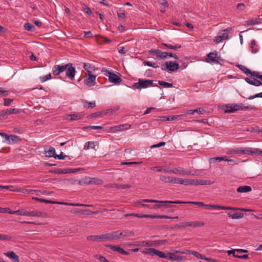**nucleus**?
I'll use <instances>...</instances> for the list:
<instances>
[{
    "label": "nucleus",
    "instance_id": "obj_31",
    "mask_svg": "<svg viewBox=\"0 0 262 262\" xmlns=\"http://www.w3.org/2000/svg\"><path fill=\"white\" fill-rule=\"evenodd\" d=\"M95 142L93 141H89L85 143L84 149L85 150L90 149H95L96 144Z\"/></svg>",
    "mask_w": 262,
    "mask_h": 262
},
{
    "label": "nucleus",
    "instance_id": "obj_32",
    "mask_svg": "<svg viewBox=\"0 0 262 262\" xmlns=\"http://www.w3.org/2000/svg\"><path fill=\"white\" fill-rule=\"evenodd\" d=\"M58 204H63L68 206H84V207H91L92 205H86L83 204H79V203H58Z\"/></svg>",
    "mask_w": 262,
    "mask_h": 262
},
{
    "label": "nucleus",
    "instance_id": "obj_16",
    "mask_svg": "<svg viewBox=\"0 0 262 262\" xmlns=\"http://www.w3.org/2000/svg\"><path fill=\"white\" fill-rule=\"evenodd\" d=\"M42 212L37 210H33L31 211H28L26 210H25V216L41 217L42 216Z\"/></svg>",
    "mask_w": 262,
    "mask_h": 262
},
{
    "label": "nucleus",
    "instance_id": "obj_21",
    "mask_svg": "<svg viewBox=\"0 0 262 262\" xmlns=\"http://www.w3.org/2000/svg\"><path fill=\"white\" fill-rule=\"evenodd\" d=\"M83 68L87 71L88 74H93V72L95 70L94 65L90 63H84Z\"/></svg>",
    "mask_w": 262,
    "mask_h": 262
},
{
    "label": "nucleus",
    "instance_id": "obj_50",
    "mask_svg": "<svg viewBox=\"0 0 262 262\" xmlns=\"http://www.w3.org/2000/svg\"><path fill=\"white\" fill-rule=\"evenodd\" d=\"M24 28L28 31H31L34 28V27L30 23H25L24 24Z\"/></svg>",
    "mask_w": 262,
    "mask_h": 262
},
{
    "label": "nucleus",
    "instance_id": "obj_20",
    "mask_svg": "<svg viewBox=\"0 0 262 262\" xmlns=\"http://www.w3.org/2000/svg\"><path fill=\"white\" fill-rule=\"evenodd\" d=\"M135 233L133 231L129 230H124L122 232L118 231L119 239L121 237H132L134 235Z\"/></svg>",
    "mask_w": 262,
    "mask_h": 262
},
{
    "label": "nucleus",
    "instance_id": "obj_48",
    "mask_svg": "<svg viewBox=\"0 0 262 262\" xmlns=\"http://www.w3.org/2000/svg\"><path fill=\"white\" fill-rule=\"evenodd\" d=\"M168 257L167 258L168 259L174 260H177V259H178V255L174 253H169L168 255H167Z\"/></svg>",
    "mask_w": 262,
    "mask_h": 262
},
{
    "label": "nucleus",
    "instance_id": "obj_10",
    "mask_svg": "<svg viewBox=\"0 0 262 262\" xmlns=\"http://www.w3.org/2000/svg\"><path fill=\"white\" fill-rule=\"evenodd\" d=\"M169 173L176 174H189L190 173V171L185 170L182 167L174 168L170 167Z\"/></svg>",
    "mask_w": 262,
    "mask_h": 262
},
{
    "label": "nucleus",
    "instance_id": "obj_26",
    "mask_svg": "<svg viewBox=\"0 0 262 262\" xmlns=\"http://www.w3.org/2000/svg\"><path fill=\"white\" fill-rule=\"evenodd\" d=\"M252 188L249 186H239L237 188V191L238 192L243 193V192H249L251 191Z\"/></svg>",
    "mask_w": 262,
    "mask_h": 262
},
{
    "label": "nucleus",
    "instance_id": "obj_17",
    "mask_svg": "<svg viewBox=\"0 0 262 262\" xmlns=\"http://www.w3.org/2000/svg\"><path fill=\"white\" fill-rule=\"evenodd\" d=\"M182 115H172L169 116H159L158 117V120L162 121H173L177 119Z\"/></svg>",
    "mask_w": 262,
    "mask_h": 262
},
{
    "label": "nucleus",
    "instance_id": "obj_57",
    "mask_svg": "<svg viewBox=\"0 0 262 262\" xmlns=\"http://www.w3.org/2000/svg\"><path fill=\"white\" fill-rule=\"evenodd\" d=\"M85 129H102V127L100 126H96V125H92V126H87L84 127Z\"/></svg>",
    "mask_w": 262,
    "mask_h": 262
},
{
    "label": "nucleus",
    "instance_id": "obj_9",
    "mask_svg": "<svg viewBox=\"0 0 262 262\" xmlns=\"http://www.w3.org/2000/svg\"><path fill=\"white\" fill-rule=\"evenodd\" d=\"M82 182L84 185L97 184L101 185L103 183L102 180L98 178H91L85 177L82 180Z\"/></svg>",
    "mask_w": 262,
    "mask_h": 262
},
{
    "label": "nucleus",
    "instance_id": "obj_35",
    "mask_svg": "<svg viewBox=\"0 0 262 262\" xmlns=\"http://www.w3.org/2000/svg\"><path fill=\"white\" fill-rule=\"evenodd\" d=\"M163 45L167 47V48L171 50H177L178 49H180L181 48V46L179 45H172L171 44L163 43Z\"/></svg>",
    "mask_w": 262,
    "mask_h": 262
},
{
    "label": "nucleus",
    "instance_id": "obj_6",
    "mask_svg": "<svg viewBox=\"0 0 262 262\" xmlns=\"http://www.w3.org/2000/svg\"><path fill=\"white\" fill-rule=\"evenodd\" d=\"M102 241H113L119 239L118 231L103 234L100 235Z\"/></svg>",
    "mask_w": 262,
    "mask_h": 262
},
{
    "label": "nucleus",
    "instance_id": "obj_39",
    "mask_svg": "<svg viewBox=\"0 0 262 262\" xmlns=\"http://www.w3.org/2000/svg\"><path fill=\"white\" fill-rule=\"evenodd\" d=\"M172 177L162 176L160 177V180L165 183H171Z\"/></svg>",
    "mask_w": 262,
    "mask_h": 262
},
{
    "label": "nucleus",
    "instance_id": "obj_8",
    "mask_svg": "<svg viewBox=\"0 0 262 262\" xmlns=\"http://www.w3.org/2000/svg\"><path fill=\"white\" fill-rule=\"evenodd\" d=\"M84 83L89 87L93 86L95 85L96 76L93 74H88L83 77Z\"/></svg>",
    "mask_w": 262,
    "mask_h": 262
},
{
    "label": "nucleus",
    "instance_id": "obj_19",
    "mask_svg": "<svg viewBox=\"0 0 262 262\" xmlns=\"http://www.w3.org/2000/svg\"><path fill=\"white\" fill-rule=\"evenodd\" d=\"M4 254L9 257L13 262H19V257L13 251H9L4 253Z\"/></svg>",
    "mask_w": 262,
    "mask_h": 262
},
{
    "label": "nucleus",
    "instance_id": "obj_28",
    "mask_svg": "<svg viewBox=\"0 0 262 262\" xmlns=\"http://www.w3.org/2000/svg\"><path fill=\"white\" fill-rule=\"evenodd\" d=\"M46 155L48 157H54L56 156L55 149L53 147H50L48 150L46 151Z\"/></svg>",
    "mask_w": 262,
    "mask_h": 262
},
{
    "label": "nucleus",
    "instance_id": "obj_44",
    "mask_svg": "<svg viewBox=\"0 0 262 262\" xmlns=\"http://www.w3.org/2000/svg\"><path fill=\"white\" fill-rule=\"evenodd\" d=\"M51 79V75L50 74H47L45 76L40 77V80L41 82H45L46 81Z\"/></svg>",
    "mask_w": 262,
    "mask_h": 262
},
{
    "label": "nucleus",
    "instance_id": "obj_64",
    "mask_svg": "<svg viewBox=\"0 0 262 262\" xmlns=\"http://www.w3.org/2000/svg\"><path fill=\"white\" fill-rule=\"evenodd\" d=\"M157 250H156L155 249H152V248L148 249V254L150 255L151 256L156 255V254L157 253Z\"/></svg>",
    "mask_w": 262,
    "mask_h": 262
},
{
    "label": "nucleus",
    "instance_id": "obj_60",
    "mask_svg": "<svg viewBox=\"0 0 262 262\" xmlns=\"http://www.w3.org/2000/svg\"><path fill=\"white\" fill-rule=\"evenodd\" d=\"M156 255H157V256H158L159 257H160L161 258H166L168 257L167 255H166L165 253H164L163 252H162L161 251H158V250H157V253L156 254Z\"/></svg>",
    "mask_w": 262,
    "mask_h": 262
},
{
    "label": "nucleus",
    "instance_id": "obj_47",
    "mask_svg": "<svg viewBox=\"0 0 262 262\" xmlns=\"http://www.w3.org/2000/svg\"><path fill=\"white\" fill-rule=\"evenodd\" d=\"M259 21L257 19H250L247 21L246 24L248 25H257Z\"/></svg>",
    "mask_w": 262,
    "mask_h": 262
},
{
    "label": "nucleus",
    "instance_id": "obj_11",
    "mask_svg": "<svg viewBox=\"0 0 262 262\" xmlns=\"http://www.w3.org/2000/svg\"><path fill=\"white\" fill-rule=\"evenodd\" d=\"M130 126L128 124H120L117 126L109 127L107 130L112 131H124L129 129Z\"/></svg>",
    "mask_w": 262,
    "mask_h": 262
},
{
    "label": "nucleus",
    "instance_id": "obj_62",
    "mask_svg": "<svg viewBox=\"0 0 262 262\" xmlns=\"http://www.w3.org/2000/svg\"><path fill=\"white\" fill-rule=\"evenodd\" d=\"M66 157V156L64 155V153L62 152H61L60 155H56V156H54V158L57 159L63 160Z\"/></svg>",
    "mask_w": 262,
    "mask_h": 262
},
{
    "label": "nucleus",
    "instance_id": "obj_45",
    "mask_svg": "<svg viewBox=\"0 0 262 262\" xmlns=\"http://www.w3.org/2000/svg\"><path fill=\"white\" fill-rule=\"evenodd\" d=\"M88 241H96L98 239H100V235H90L87 237Z\"/></svg>",
    "mask_w": 262,
    "mask_h": 262
},
{
    "label": "nucleus",
    "instance_id": "obj_5",
    "mask_svg": "<svg viewBox=\"0 0 262 262\" xmlns=\"http://www.w3.org/2000/svg\"><path fill=\"white\" fill-rule=\"evenodd\" d=\"M0 135L5 138L6 142L10 144H14L20 141L19 137L14 135H8L4 132H0Z\"/></svg>",
    "mask_w": 262,
    "mask_h": 262
},
{
    "label": "nucleus",
    "instance_id": "obj_33",
    "mask_svg": "<svg viewBox=\"0 0 262 262\" xmlns=\"http://www.w3.org/2000/svg\"><path fill=\"white\" fill-rule=\"evenodd\" d=\"M144 202H149V203H172L173 201H158L155 200H150V199H144L143 200Z\"/></svg>",
    "mask_w": 262,
    "mask_h": 262
},
{
    "label": "nucleus",
    "instance_id": "obj_46",
    "mask_svg": "<svg viewBox=\"0 0 262 262\" xmlns=\"http://www.w3.org/2000/svg\"><path fill=\"white\" fill-rule=\"evenodd\" d=\"M17 191L24 193H31L34 194V192L35 190L33 189H20L17 190Z\"/></svg>",
    "mask_w": 262,
    "mask_h": 262
},
{
    "label": "nucleus",
    "instance_id": "obj_2",
    "mask_svg": "<svg viewBox=\"0 0 262 262\" xmlns=\"http://www.w3.org/2000/svg\"><path fill=\"white\" fill-rule=\"evenodd\" d=\"M102 72L105 76L108 78L109 81L111 83L119 84L122 81L118 75L106 69H103Z\"/></svg>",
    "mask_w": 262,
    "mask_h": 262
},
{
    "label": "nucleus",
    "instance_id": "obj_24",
    "mask_svg": "<svg viewBox=\"0 0 262 262\" xmlns=\"http://www.w3.org/2000/svg\"><path fill=\"white\" fill-rule=\"evenodd\" d=\"M245 80L247 83L256 86H258L262 84V82L256 79H250L249 78H246Z\"/></svg>",
    "mask_w": 262,
    "mask_h": 262
},
{
    "label": "nucleus",
    "instance_id": "obj_43",
    "mask_svg": "<svg viewBox=\"0 0 262 262\" xmlns=\"http://www.w3.org/2000/svg\"><path fill=\"white\" fill-rule=\"evenodd\" d=\"M143 63L145 66H147L150 67H152L154 68H158V66L155 62H152L150 61H144Z\"/></svg>",
    "mask_w": 262,
    "mask_h": 262
},
{
    "label": "nucleus",
    "instance_id": "obj_4",
    "mask_svg": "<svg viewBox=\"0 0 262 262\" xmlns=\"http://www.w3.org/2000/svg\"><path fill=\"white\" fill-rule=\"evenodd\" d=\"M232 30L231 28H227L219 32L214 38V41L217 43H220L224 39H228V33Z\"/></svg>",
    "mask_w": 262,
    "mask_h": 262
},
{
    "label": "nucleus",
    "instance_id": "obj_51",
    "mask_svg": "<svg viewBox=\"0 0 262 262\" xmlns=\"http://www.w3.org/2000/svg\"><path fill=\"white\" fill-rule=\"evenodd\" d=\"M182 179L176 178V177H172L171 183L174 184H181Z\"/></svg>",
    "mask_w": 262,
    "mask_h": 262
},
{
    "label": "nucleus",
    "instance_id": "obj_53",
    "mask_svg": "<svg viewBox=\"0 0 262 262\" xmlns=\"http://www.w3.org/2000/svg\"><path fill=\"white\" fill-rule=\"evenodd\" d=\"M11 239V237L6 234H0V241H9Z\"/></svg>",
    "mask_w": 262,
    "mask_h": 262
},
{
    "label": "nucleus",
    "instance_id": "obj_29",
    "mask_svg": "<svg viewBox=\"0 0 262 262\" xmlns=\"http://www.w3.org/2000/svg\"><path fill=\"white\" fill-rule=\"evenodd\" d=\"M185 204V203H189V204H195L198 205V206L202 207V206H205V205L203 204V202H181V201H174L173 204Z\"/></svg>",
    "mask_w": 262,
    "mask_h": 262
},
{
    "label": "nucleus",
    "instance_id": "obj_3",
    "mask_svg": "<svg viewBox=\"0 0 262 262\" xmlns=\"http://www.w3.org/2000/svg\"><path fill=\"white\" fill-rule=\"evenodd\" d=\"M152 83L153 80H151L139 79L138 82H136L133 85V88L136 89H146L151 85Z\"/></svg>",
    "mask_w": 262,
    "mask_h": 262
},
{
    "label": "nucleus",
    "instance_id": "obj_40",
    "mask_svg": "<svg viewBox=\"0 0 262 262\" xmlns=\"http://www.w3.org/2000/svg\"><path fill=\"white\" fill-rule=\"evenodd\" d=\"M159 84L163 86L165 88H172L173 86L172 83L165 82L163 81H159Z\"/></svg>",
    "mask_w": 262,
    "mask_h": 262
},
{
    "label": "nucleus",
    "instance_id": "obj_52",
    "mask_svg": "<svg viewBox=\"0 0 262 262\" xmlns=\"http://www.w3.org/2000/svg\"><path fill=\"white\" fill-rule=\"evenodd\" d=\"M146 214H136V213H130V214H126L124 215L125 216H136L139 218L145 217Z\"/></svg>",
    "mask_w": 262,
    "mask_h": 262
},
{
    "label": "nucleus",
    "instance_id": "obj_36",
    "mask_svg": "<svg viewBox=\"0 0 262 262\" xmlns=\"http://www.w3.org/2000/svg\"><path fill=\"white\" fill-rule=\"evenodd\" d=\"M213 182H211L210 180H198L197 185H211L213 183Z\"/></svg>",
    "mask_w": 262,
    "mask_h": 262
},
{
    "label": "nucleus",
    "instance_id": "obj_61",
    "mask_svg": "<svg viewBox=\"0 0 262 262\" xmlns=\"http://www.w3.org/2000/svg\"><path fill=\"white\" fill-rule=\"evenodd\" d=\"M118 17L120 18H124L125 16V13L123 10H119L117 11Z\"/></svg>",
    "mask_w": 262,
    "mask_h": 262
},
{
    "label": "nucleus",
    "instance_id": "obj_25",
    "mask_svg": "<svg viewBox=\"0 0 262 262\" xmlns=\"http://www.w3.org/2000/svg\"><path fill=\"white\" fill-rule=\"evenodd\" d=\"M205 206L208 208H217V209H223V210L234 209H235V208H231V207L219 206V205H205Z\"/></svg>",
    "mask_w": 262,
    "mask_h": 262
},
{
    "label": "nucleus",
    "instance_id": "obj_59",
    "mask_svg": "<svg viewBox=\"0 0 262 262\" xmlns=\"http://www.w3.org/2000/svg\"><path fill=\"white\" fill-rule=\"evenodd\" d=\"M155 244H156V241H154V242H150V241L146 242V241H145L144 247H152V246H154L155 245Z\"/></svg>",
    "mask_w": 262,
    "mask_h": 262
},
{
    "label": "nucleus",
    "instance_id": "obj_15",
    "mask_svg": "<svg viewBox=\"0 0 262 262\" xmlns=\"http://www.w3.org/2000/svg\"><path fill=\"white\" fill-rule=\"evenodd\" d=\"M107 247L113 251L117 252L119 253L122 254L123 255H128L129 254L128 252L124 250L122 248L118 246L108 245L107 246Z\"/></svg>",
    "mask_w": 262,
    "mask_h": 262
},
{
    "label": "nucleus",
    "instance_id": "obj_42",
    "mask_svg": "<svg viewBox=\"0 0 262 262\" xmlns=\"http://www.w3.org/2000/svg\"><path fill=\"white\" fill-rule=\"evenodd\" d=\"M161 50L159 49H151L149 51V53L150 54H153L156 56L157 59H159V55H160V53Z\"/></svg>",
    "mask_w": 262,
    "mask_h": 262
},
{
    "label": "nucleus",
    "instance_id": "obj_38",
    "mask_svg": "<svg viewBox=\"0 0 262 262\" xmlns=\"http://www.w3.org/2000/svg\"><path fill=\"white\" fill-rule=\"evenodd\" d=\"M169 168H170L169 166H163V167L157 166V170L159 172L163 171L165 173H169Z\"/></svg>",
    "mask_w": 262,
    "mask_h": 262
},
{
    "label": "nucleus",
    "instance_id": "obj_56",
    "mask_svg": "<svg viewBox=\"0 0 262 262\" xmlns=\"http://www.w3.org/2000/svg\"><path fill=\"white\" fill-rule=\"evenodd\" d=\"M185 227V224L184 223H180L179 224L175 225L173 227H171V229H182L184 228Z\"/></svg>",
    "mask_w": 262,
    "mask_h": 262
},
{
    "label": "nucleus",
    "instance_id": "obj_55",
    "mask_svg": "<svg viewBox=\"0 0 262 262\" xmlns=\"http://www.w3.org/2000/svg\"><path fill=\"white\" fill-rule=\"evenodd\" d=\"M168 58V53L166 52H160L159 55V59H164Z\"/></svg>",
    "mask_w": 262,
    "mask_h": 262
},
{
    "label": "nucleus",
    "instance_id": "obj_12",
    "mask_svg": "<svg viewBox=\"0 0 262 262\" xmlns=\"http://www.w3.org/2000/svg\"><path fill=\"white\" fill-rule=\"evenodd\" d=\"M83 115L81 113L66 115L64 119L69 121L78 120L82 118Z\"/></svg>",
    "mask_w": 262,
    "mask_h": 262
},
{
    "label": "nucleus",
    "instance_id": "obj_7",
    "mask_svg": "<svg viewBox=\"0 0 262 262\" xmlns=\"http://www.w3.org/2000/svg\"><path fill=\"white\" fill-rule=\"evenodd\" d=\"M66 67L65 72L66 76L69 77L71 80L74 79L76 70L75 68L73 66L72 63H69L65 64Z\"/></svg>",
    "mask_w": 262,
    "mask_h": 262
},
{
    "label": "nucleus",
    "instance_id": "obj_37",
    "mask_svg": "<svg viewBox=\"0 0 262 262\" xmlns=\"http://www.w3.org/2000/svg\"><path fill=\"white\" fill-rule=\"evenodd\" d=\"M246 75H248L251 74V71L245 66L239 64L237 66Z\"/></svg>",
    "mask_w": 262,
    "mask_h": 262
},
{
    "label": "nucleus",
    "instance_id": "obj_30",
    "mask_svg": "<svg viewBox=\"0 0 262 262\" xmlns=\"http://www.w3.org/2000/svg\"><path fill=\"white\" fill-rule=\"evenodd\" d=\"M228 216L232 219H238L243 218L244 217V214L242 213H235L234 214L228 213Z\"/></svg>",
    "mask_w": 262,
    "mask_h": 262
},
{
    "label": "nucleus",
    "instance_id": "obj_58",
    "mask_svg": "<svg viewBox=\"0 0 262 262\" xmlns=\"http://www.w3.org/2000/svg\"><path fill=\"white\" fill-rule=\"evenodd\" d=\"M6 111L7 112L8 115L12 114H17L19 113V111L17 109L15 108L7 109Z\"/></svg>",
    "mask_w": 262,
    "mask_h": 262
},
{
    "label": "nucleus",
    "instance_id": "obj_49",
    "mask_svg": "<svg viewBox=\"0 0 262 262\" xmlns=\"http://www.w3.org/2000/svg\"><path fill=\"white\" fill-rule=\"evenodd\" d=\"M191 254L192 255H193L194 256H195L196 257L201 259H205V258H206L204 256H203L201 254H200L199 253L195 252V251H192Z\"/></svg>",
    "mask_w": 262,
    "mask_h": 262
},
{
    "label": "nucleus",
    "instance_id": "obj_54",
    "mask_svg": "<svg viewBox=\"0 0 262 262\" xmlns=\"http://www.w3.org/2000/svg\"><path fill=\"white\" fill-rule=\"evenodd\" d=\"M8 115L6 110H3L0 112V120L5 119Z\"/></svg>",
    "mask_w": 262,
    "mask_h": 262
},
{
    "label": "nucleus",
    "instance_id": "obj_14",
    "mask_svg": "<svg viewBox=\"0 0 262 262\" xmlns=\"http://www.w3.org/2000/svg\"><path fill=\"white\" fill-rule=\"evenodd\" d=\"M66 67L64 65H55L52 69V72L54 75L58 76L61 73L64 72Z\"/></svg>",
    "mask_w": 262,
    "mask_h": 262
},
{
    "label": "nucleus",
    "instance_id": "obj_23",
    "mask_svg": "<svg viewBox=\"0 0 262 262\" xmlns=\"http://www.w3.org/2000/svg\"><path fill=\"white\" fill-rule=\"evenodd\" d=\"M217 54L215 53H210L207 55V58L206 59L207 62L209 63L211 62H217Z\"/></svg>",
    "mask_w": 262,
    "mask_h": 262
},
{
    "label": "nucleus",
    "instance_id": "obj_22",
    "mask_svg": "<svg viewBox=\"0 0 262 262\" xmlns=\"http://www.w3.org/2000/svg\"><path fill=\"white\" fill-rule=\"evenodd\" d=\"M234 106L235 104H227L223 105V109L224 110V112L225 113H232L236 111V110H234Z\"/></svg>",
    "mask_w": 262,
    "mask_h": 262
},
{
    "label": "nucleus",
    "instance_id": "obj_34",
    "mask_svg": "<svg viewBox=\"0 0 262 262\" xmlns=\"http://www.w3.org/2000/svg\"><path fill=\"white\" fill-rule=\"evenodd\" d=\"M83 104L84 107L85 108H93L96 106L95 101L89 102L88 101H84Z\"/></svg>",
    "mask_w": 262,
    "mask_h": 262
},
{
    "label": "nucleus",
    "instance_id": "obj_27",
    "mask_svg": "<svg viewBox=\"0 0 262 262\" xmlns=\"http://www.w3.org/2000/svg\"><path fill=\"white\" fill-rule=\"evenodd\" d=\"M234 110L238 111H246L250 110V106H245L244 104L240 103V104H235L234 106Z\"/></svg>",
    "mask_w": 262,
    "mask_h": 262
},
{
    "label": "nucleus",
    "instance_id": "obj_1",
    "mask_svg": "<svg viewBox=\"0 0 262 262\" xmlns=\"http://www.w3.org/2000/svg\"><path fill=\"white\" fill-rule=\"evenodd\" d=\"M227 154L247 155L254 156H262V149L257 148L238 147L229 151Z\"/></svg>",
    "mask_w": 262,
    "mask_h": 262
},
{
    "label": "nucleus",
    "instance_id": "obj_41",
    "mask_svg": "<svg viewBox=\"0 0 262 262\" xmlns=\"http://www.w3.org/2000/svg\"><path fill=\"white\" fill-rule=\"evenodd\" d=\"M224 160V157H217L211 158L209 159L210 163H214L215 162H221Z\"/></svg>",
    "mask_w": 262,
    "mask_h": 262
},
{
    "label": "nucleus",
    "instance_id": "obj_13",
    "mask_svg": "<svg viewBox=\"0 0 262 262\" xmlns=\"http://www.w3.org/2000/svg\"><path fill=\"white\" fill-rule=\"evenodd\" d=\"M165 66L168 70L170 72H174L179 68V64L176 61H167L165 62Z\"/></svg>",
    "mask_w": 262,
    "mask_h": 262
},
{
    "label": "nucleus",
    "instance_id": "obj_63",
    "mask_svg": "<svg viewBox=\"0 0 262 262\" xmlns=\"http://www.w3.org/2000/svg\"><path fill=\"white\" fill-rule=\"evenodd\" d=\"M159 4L164 6L165 8L168 7V4L166 0H158Z\"/></svg>",
    "mask_w": 262,
    "mask_h": 262
},
{
    "label": "nucleus",
    "instance_id": "obj_18",
    "mask_svg": "<svg viewBox=\"0 0 262 262\" xmlns=\"http://www.w3.org/2000/svg\"><path fill=\"white\" fill-rule=\"evenodd\" d=\"M185 227H192L195 228L204 225V223L200 221L184 222Z\"/></svg>",
    "mask_w": 262,
    "mask_h": 262
}]
</instances>
